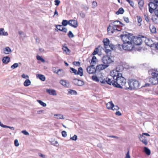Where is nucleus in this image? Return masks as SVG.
Masks as SVG:
<instances>
[{"label":"nucleus","instance_id":"4d7b16f0","mask_svg":"<svg viewBox=\"0 0 158 158\" xmlns=\"http://www.w3.org/2000/svg\"><path fill=\"white\" fill-rule=\"evenodd\" d=\"M80 15L81 16L82 18H84L85 17V13L82 11H81L80 13Z\"/></svg>","mask_w":158,"mask_h":158},{"label":"nucleus","instance_id":"49530a36","mask_svg":"<svg viewBox=\"0 0 158 158\" xmlns=\"http://www.w3.org/2000/svg\"><path fill=\"white\" fill-rule=\"evenodd\" d=\"M92 79L95 81L98 82V78L95 76H93L92 77Z\"/></svg>","mask_w":158,"mask_h":158},{"label":"nucleus","instance_id":"a211bd4d","mask_svg":"<svg viewBox=\"0 0 158 158\" xmlns=\"http://www.w3.org/2000/svg\"><path fill=\"white\" fill-rule=\"evenodd\" d=\"M111 24L114 26L116 27V28H121L120 26V24L124 25L120 21L118 20H116L112 23Z\"/></svg>","mask_w":158,"mask_h":158},{"label":"nucleus","instance_id":"dca6fc26","mask_svg":"<svg viewBox=\"0 0 158 158\" xmlns=\"http://www.w3.org/2000/svg\"><path fill=\"white\" fill-rule=\"evenodd\" d=\"M149 81L152 85H156L158 84V80L152 76L149 79Z\"/></svg>","mask_w":158,"mask_h":158},{"label":"nucleus","instance_id":"052dcab7","mask_svg":"<svg viewBox=\"0 0 158 158\" xmlns=\"http://www.w3.org/2000/svg\"><path fill=\"white\" fill-rule=\"evenodd\" d=\"M130 4V5L132 7H133L134 5V3L132 1L130 0L129 1H127Z\"/></svg>","mask_w":158,"mask_h":158},{"label":"nucleus","instance_id":"9d476101","mask_svg":"<svg viewBox=\"0 0 158 158\" xmlns=\"http://www.w3.org/2000/svg\"><path fill=\"white\" fill-rule=\"evenodd\" d=\"M102 61L104 64L109 65V64L114 62L110 57L107 55L103 56L102 58Z\"/></svg>","mask_w":158,"mask_h":158},{"label":"nucleus","instance_id":"7c9ffc66","mask_svg":"<svg viewBox=\"0 0 158 158\" xmlns=\"http://www.w3.org/2000/svg\"><path fill=\"white\" fill-rule=\"evenodd\" d=\"M144 151L148 155H149L151 154L150 150L146 147H144Z\"/></svg>","mask_w":158,"mask_h":158},{"label":"nucleus","instance_id":"6ab92c4d","mask_svg":"<svg viewBox=\"0 0 158 158\" xmlns=\"http://www.w3.org/2000/svg\"><path fill=\"white\" fill-rule=\"evenodd\" d=\"M47 93L51 95L56 96L57 95L56 91L54 89H46Z\"/></svg>","mask_w":158,"mask_h":158},{"label":"nucleus","instance_id":"79ce46f5","mask_svg":"<svg viewBox=\"0 0 158 158\" xmlns=\"http://www.w3.org/2000/svg\"><path fill=\"white\" fill-rule=\"evenodd\" d=\"M149 11L151 14L154 13L157 17H158V10H149Z\"/></svg>","mask_w":158,"mask_h":158},{"label":"nucleus","instance_id":"4be33fe9","mask_svg":"<svg viewBox=\"0 0 158 158\" xmlns=\"http://www.w3.org/2000/svg\"><path fill=\"white\" fill-rule=\"evenodd\" d=\"M139 139L141 142L145 145H147L148 144V142L144 136L141 135L139 137Z\"/></svg>","mask_w":158,"mask_h":158},{"label":"nucleus","instance_id":"774afa93","mask_svg":"<svg viewBox=\"0 0 158 158\" xmlns=\"http://www.w3.org/2000/svg\"><path fill=\"white\" fill-rule=\"evenodd\" d=\"M44 112V110H38L37 111V113L38 114H40L41 113H42L43 112Z\"/></svg>","mask_w":158,"mask_h":158},{"label":"nucleus","instance_id":"4468645a","mask_svg":"<svg viewBox=\"0 0 158 158\" xmlns=\"http://www.w3.org/2000/svg\"><path fill=\"white\" fill-rule=\"evenodd\" d=\"M91 65L88 67L87 68V71L89 74H93L94 73L96 72V69L94 67Z\"/></svg>","mask_w":158,"mask_h":158},{"label":"nucleus","instance_id":"a18cd8bd","mask_svg":"<svg viewBox=\"0 0 158 158\" xmlns=\"http://www.w3.org/2000/svg\"><path fill=\"white\" fill-rule=\"evenodd\" d=\"M37 59L38 60L41 61L43 62H44L45 61L44 59H43L41 57L39 56H37Z\"/></svg>","mask_w":158,"mask_h":158},{"label":"nucleus","instance_id":"f3484780","mask_svg":"<svg viewBox=\"0 0 158 158\" xmlns=\"http://www.w3.org/2000/svg\"><path fill=\"white\" fill-rule=\"evenodd\" d=\"M109 65H105V64H101L97 65L96 66V69L98 70H102L107 68Z\"/></svg>","mask_w":158,"mask_h":158},{"label":"nucleus","instance_id":"f03ea898","mask_svg":"<svg viewBox=\"0 0 158 158\" xmlns=\"http://www.w3.org/2000/svg\"><path fill=\"white\" fill-rule=\"evenodd\" d=\"M127 83L126 90L137 89L140 87V82L135 78H131L129 79L127 81Z\"/></svg>","mask_w":158,"mask_h":158},{"label":"nucleus","instance_id":"680f3d73","mask_svg":"<svg viewBox=\"0 0 158 158\" xmlns=\"http://www.w3.org/2000/svg\"><path fill=\"white\" fill-rule=\"evenodd\" d=\"M116 111L115 113V114L116 115L119 116H121L122 115V114L120 111H118L117 110H116Z\"/></svg>","mask_w":158,"mask_h":158},{"label":"nucleus","instance_id":"a19ab883","mask_svg":"<svg viewBox=\"0 0 158 158\" xmlns=\"http://www.w3.org/2000/svg\"><path fill=\"white\" fill-rule=\"evenodd\" d=\"M59 30L65 33H66L68 31L66 28L63 27H62L61 29H59Z\"/></svg>","mask_w":158,"mask_h":158},{"label":"nucleus","instance_id":"20e7f679","mask_svg":"<svg viewBox=\"0 0 158 158\" xmlns=\"http://www.w3.org/2000/svg\"><path fill=\"white\" fill-rule=\"evenodd\" d=\"M120 37L124 43L131 41L132 37H133V35L127 32H125L123 35H121Z\"/></svg>","mask_w":158,"mask_h":158},{"label":"nucleus","instance_id":"c85d7f7f","mask_svg":"<svg viewBox=\"0 0 158 158\" xmlns=\"http://www.w3.org/2000/svg\"><path fill=\"white\" fill-rule=\"evenodd\" d=\"M3 52L4 53L8 54L11 52V50L10 48L6 47L4 50Z\"/></svg>","mask_w":158,"mask_h":158},{"label":"nucleus","instance_id":"603ef678","mask_svg":"<svg viewBox=\"0 0 158 158\" xmlns=\"http://www.w3.org/2000/svg\"><path fill=\"white\" fill-rule=\"evenodd\" d=\"M54 2L55 3V4L57 6L60 4V1L59 0H55L54 1Z\"/></svg>","mask_w":158,"mask_h":158},{"label":"nucleus","instance_id":"bb28decb","mask_svg":"<svg viewBox=\"0 0 158 158\" xmlns=\"http://www.w3.org/2000/svg\"><path fill=\"white\" fill-rule=\"evenodd\" d=\"M8 35V34L7 32L5 31L3 28H0V35L7 36Z\"/></svg>","mask_w":158,"mask_h":158},{"label":"nucleus","instance_id":"09e8293b","mask_svg":"<svg viewBox=\"0 0 158 158\" xmlns=\"http://www.w3.org/2000/svg\"><path fill=\"white\" fill-rule=\"evenodd\" d=\"M92 6L93 8L96 7L97 6V3L96 2L93 1L92 3Z\"/></svg>","mask_w":158,"mask_h":158},{"label":"nucleus","instance_id":"c756f323","mask_svg":"<svg viewBox=\"0 0 158 158\" xmlns=\"http://www.w3.org/2000/svg\"><path fill=\"white\" fill-rule=\"evenodd\" d=\"M37 77L39 78L40 80L43 81H44L45 80V77L42 74H37L36 75Z\"/></svg>","mask_w":158,"mask_h":158},{"label":"nucleus","instance_id":"f257e3e1","mask_svg":"<svg viewBox=\"0 0 158 158\" xmlns=\"http://www.w3.org/2000/svg\"><path fill=\"white\" fill-rule=\"evenodd\" d=\"M120 66H118L116 69L110 72V75L113 77V80H111V85L116 87L123 89L126 90L127 83L126 79L122 76L119 69Z\"/></svg>","mask_w":158,"mask_h":158},{"label":"nucleus","instance_id":"0e129e2a","mask_svg":"<svg viewBox=\"0 0 158 158\" xmlns=\"http://www.w3.org/2000/svg\"><path fill=\"white\" fill-rule=\"evenodd\" d=\"M124 21L127 23H128L129 22V19L127 17H124Z\"/></svg>","mask_w":158,"mask_h":158},{"label":"nucleus","instance_id":"7ed1b4c3","mask_svg":"<svg viewBox=\"0 0 158 158\" xmlns=\"http://www.w3.org/2000/svg\"><path fill=\"white\" fill-rule=\"evenodd\" d=\"M102 42L104 44V48L106 49V52L109 53L111 50H114V46L112 44H110V41L108 38L104 39Z\"/></svg>","mask_w":158,"mask_h":158},{"label":"nucleus","instance_id":"3c124183","mask_svg":"<svg viewBox=\"0 0 158 158\" xmlns=\"http://www.w3.org/2000/svg\"><path fill=\"white\" fill-rule=\"evenodd\" d=\"M77 136L75 135L73 137L70 138V139L73 140H76L77 139Z\"/></svg>","mask_w":158,"mask_h":158},{"label":"nucleus","instance_id":"39448f33","mask_svg":"<svg viewBox=\"0 0 158 158\" xmlns=\"http://www.w3.org/2000/svg\"><path fill=\"white\" fill-rule=\"evenodd\" d=\"M143 38H144V36L142 35H139L138 36H134L132 37L131 42L135 45H140L142 43Z\"/></svg>","mask_w":158,"mask_h":158},{"label":"nucleus","instance_id":"8fccbe9b","mask_svg":"<svg viewBox=\"0 0 158 158\" xmlns=\"http://www.w3.org/2000/svg\"><path fill=\"white\" fill-rule=\"evenodd\" d=\"M124 10H118L117 12H116V14L117 15H119V14H123L124 12Z\"/></svg>","mask_w":158,"mask_h":158},{"label":"nucleus","instance_id":"2f4dec72","mask_svg":"<svg viewBox=\"0 0 158 158\" xmlns=\"http://www.w3.org/2000/svg\"><path fill=\"white\" fill-rule=\"evenodd\" d=\"M31 82L29 79H27L24 83V85L25 86H28L31 84Z\"/></svg>","mask_w":158,"mask_h":158},{"label":"nucleus","instance_id":"393cba45","mask_svg":"<svg viewBox=\"0 0 158 158\" xmlns=\"http://www.w3.org/2000/svg\"><path fill=\"white\" fill-rule=\"evenodd\" d=\"M60 83L64 86L67 87H69V83L67 82L66 81L61 80L60 81Z\"/></svg>","mask_w":158,"mask_h":158},{"label":"nucleus","instance_id":"e433bc0d","mask_svg":"<svg viewBox=\"0 0 158 158\" xmlns=\"http://www.w3.org/2000/svg\"><path fill=\"white\" fill-rule=\"evenodd\" d=\"M68 92L72 95H76L77 94V92L75 90L72 89H69Z\"/></svg>","mask_w":158,"mask_h":158},{"label":"nucleus","instance_id":"2eb2a0df","mask_svg":"<svg viewBox=\"0 0 158 158\" xmlns=\"http://www.w3.org/2000/svg\"><path fill=\"white\" fill-rule=\"evenodd\" d=\"M73 82L75 85L78 86H82L84 84L82 81L76 78L73 80Z\"/></svg>","mask_w":158,"mask_h":158},{"label":"nucleus","instance_id":"864d4df0","mask_svg":"<svg viewBox=\"0 0 158 158\" xmlns=\"http://www.w3.org/2000/svg\"><path fill=\"white\" fill-rule=\"evenodd\" d=\"M62 136L64 137H65L67 136V133L65 131H63L62 132Z\"/></svg>","mask_w":158,"mask_h":158},{"label":"nucleus","instance_id":"bf43d9fd","mask_svg":"<svg viewBox=\"0 0 158 158\" xmlns=\"http://www.w3.org/2000/svg\"><path fill=\"white\" fill-rule=\"evenodd\" d=\"M56 29L59 30V29H61L62 25H56L55 26Z\"/></svg>","mask_w":158,"mask_h":158},{"label":"nucleus","instance_id":"0eeeda50","mask_svg":"<svg viewBox=\"0 0 158 158\" xmlns=\"http://www.w3.org/2000/svg\"><path fill=\"white\" fill-rule=\"evenodd\" d=\"M121 28H116V27H114L111 24L108 27V33L109 35H111L116 31H121Z\"/></svg>","mask_w":158,"mask_h":158},{"label":"nucleus","instance_id":"aec40b11","mask_svg":"<svg viewBox=\"0 0 158 158\" xmlns=\"http://www.w3.org/2000/svg\"><path fill=\"white\" fill-rule=\"evenodd\" d=\"M151 75L158 80V70H153L151 71Z\"/></svg>","mask_w":158,"mask_h":158},{"label":"nucleus","instance_id":"e2e57ef3","mask_svg":"<svg viewBox=\"0 0 158 158\" xmlns=\"http://www.w3.org/2000/svg\"><path fill=\"white\" fill-rule=\"evenodd\" d=\"M22 132L25 135H29V133L26 130H23L22 131Z\"/></svg>","mask_w":158,"mask_h":158},{"label":"nucleus","instance_id":"9b49d317","mask_svg":"<svg viewBox=\"0 0 158 158\" xmlns=\"http://www.w3.org/2000/svg\"><path fill=\"white\" fill-rule=\"evenodd\" d=\"M100 81L102 83L105 84L106 83L110 85H111V79L109 77L103 78L100 77H99L98 82Z\"/></svg>","mask_w":158,"mask_h":158},{"label":"nucleus","instance_id":"338daca9","mask_svg":"<svg viewBox=\"0 0 158 158\" xmlns=\"http://www.w3.org/2000/svg\"><path fill=\"white\" fill-rule=\"evenodd\" d=\"M39 156L42 158H45V156L41 153H39Z\"/></svg>","mask_w":158,"mask_h":158},{"label":"nucleus","instance_id":"412c9836","mask_svg":"<svg viewBox=\"0 0 158 158\" xmlns=\"http://www.w3.org/2000/svg\"><path fill=\"white\" fill-rule=\"evenodd\" d=\"M66 45V44H65L64 45H63L62 48L64 52H65L66 54L69 55L70 53V51Z\"/></svg>","mask_w":158,"mask_h":158},{"label":"nucleus","instance_id":"c9c22d12","mask_svg":"<svg viewBox=\"0 0 158 158\" xmlns=\"http://www.w3.org/2000/svg\"><path fill=\"white\" fill-rule=\"evenodd\" d=\"M69 21L66 20H63L62 22V25L65 26L69 24Z\"/></svg>","mask_w":158,"mask_h":158},{"label":"nucleus","instance_id":"13d9d810","mask_svg":"<svg viewBox=\"0 0 158 158\" xmlns=\"http://www.w3.org/2000/svg\"><path fill=\"white\" fill-rule=\"evenodd\" d=\"M15 145L16 146H18L19 145V143H18V140L17 139H15L14 141Z\"/></svg>","mask_w":158,"mask_h":158},{"label":"nucleus","instance_id":"f704fd0d","mask_svg":"<svg viewBox=\"0 0 158 158\" xmlns=\"http://www.w3.org/2000/svg\"><path fill=\"white\" fill-rule=\"evenodd\" d=\"M55 116H57L56 118L57 119H64V118L63 117V115L61 114H55Z\"/></svg>","mask_w":158,"mask_h":158},{"label":"nucleus","instance_id":"a878e982","mask_svg":"<svg viewBox=\"0 0 158 158\" xmlns=\"http://www.w3.org/2000/svg\"><path fill=\"white\" fill-rule=\"evenodd\" d=\"M10 60V58L8 56H6L3 58L2 61L3 63L6 64L8 63Z\"/></svg>","mask_w":158,"mask_h":158},{"label":"nucleus","instance_id":"423d86ee","mask_svg":"<svg viewBox=\"0 0 158 158\" xmlns=\"http://www.w3.org/2000/svg\"><path fill=\"white\" fill-rule=\"evenodd\" d=\"M132 42H124L122 45L123 48L125 50H131L134 47Z\"/></svg>","mask_w":158,"mask_h":158},{"label":"nucleus","instance_id":"58836bf2","mask_svg":"<svg viewBox=\"0 0 158 158\" xmlns=\"http://www.w3.org/2000/svg\"><path fill=\"white\" fill-rule=\"evenodd\" d=\"M137 18L138 22L139 24L138 25L140 26L141 25V22L142 21V19L139 16H137Z\"/></svg>","mask_w":158,"mask_h":158},{"label":"nucleus","instance_id":"5701e85b","mask_svg":"<svg viewBox=\"0 0 158 158\" xmlns=\"http://www.w3.org/2000/svg\"><path fill=\"white\" fill-rule=\"evenodd\" d=\"M54 73L57 74L58 75L62 77L64 74V72L63 70L62 69H60L56 71H54Z\"/></svg>","mask_w":158,"mask_h":158},{"label":"nucleus","instance_id":"37998d69","mask_svg":"<svg viewBox=\"0 0 158 158\" xmlns=\"http://www.w3.org/2000/svg\"><path fill=\"white\" fill-rule=\"evenodd\" d=\"M68 35L69 38H73L74 36V35L71 31H69Z\"/></svg>","mask_w":158,"mask_h":158},{"label":"nucleus","instance_id":"1a4fd4ad","mask_svg":"<svg viewBox=\"0 0 158 158\" xmlns=\"http://www.w3.org/2000/svg\"><path fill=\"white\" fill-rule=\"evenodd\" d=\"M106 106L108 110L114 111L118 110L119 109V107L117 106H115L112 101L108 102L106 104Z\"/></svg>","mask_w":158,"mask_h":158},{"label":"nucleus","instance_id":"ddd939ff","mask_svg":"<svg viewBox=\"0 0 158 158\" xmlns=\"http://www.w3.org/2000/svg\"><path fill=\"white\" fill-rule=\"evenodd\" d=\"M69 25L74 28H76L78 26L77 20L74 19H70L69 21Z\"/></svg>","mask_w":158,"mask_h":158},{"label":"nucleus","instance_id":"b1692460","mask_svg":"<svg viewBox=\"0 0 158 158\" xmlns=\"http://www.w3.org/2000/svg\"><path fill=\"white\" fill-rule=\"evenodd\" d=\"M98 61V60L96 56H94L92 59L90 64L91 66H94L95 65L96 62Z\"/></svg>","mask_w":158,"mask_h":158},{"label":"nucleus","instance_id":"473e14b6","mask_svg":"<svg viewBox=\"0 0 158 158\" xmlns=\"http://www.w3.org/2000/svg\"><path fill=\"white\" fill-rule=\"evenodd\" d=\"M138 1L139 7L141 9V7L143 6L144 5V1L143 0H138Z\"/></svg>","mask_w":158,"mask_h":158},{"label":"nucleus","instance_id":"c03bdc74","mask_svg":"<svg viewBox=\"0 0 158 158\" xmlns=\"http://www.w3.org/2000/svg\"><path fill=\"white\" fill-rule=\"evenodd\" d=\"M19 66L18 64L15 63L11 66V68L12 69H14L17 68Z\"/></svg>","mask_w":158,"mask_h":158},{"label":"nucleus","instance_id":"6e6552de","mask_svg":"<svg viewBox=\"0 0 158 158\" xmlns=\"http://www.w3.org/2000/svg\"><path fill=\"white\" fill-rule=\"evenodd\" d=\"M70 71L72 73H73L75 75H79L81 77L83 75V70L81 67L78 68V71L73 68H70Z\"/></svg>","mask_w":158,"mask_h":158},{"label":"nucleus","instance_id":"de8ad7c7","mask_svg":"<svg viewBox=\"0 0 158 158\" xmlns=\"http://www.w3.org/2000/svg\"><path fill=\"white\" fill-rule=\"evenodd\" d=\"M73 63V65L77 66H79L80 65V62L79 61H74Z\"/></svg>","mask_w":158,"mask_h":158},{"label":"nucleus","instance_id":"4c0bfd02","mask_svg":"<svg viewBox=\"0 0 158 158\" xmlns=\"http://www.w3.org/2000/svg\"><path fill=\"white\" fill-rule=\"evenodd\" d=\"M37 102H39L40 105H41V106L44 107H45L47 105L46 103L44 102H42L40 100H37Z\"/></svg>","mask_w":158,"mask_h":158},{"label":"nucleus","instance_id":"72a5a7b5","mask_svg":"<svg viewBox=\"0 0 158 158\" xmlns=\"http://www.w3.org/2000/svg\"><path fill=\"white\" fill-rule=\"evenodd\" d=\"M144 38H145L144 41L146 45L148 46H150V45L151 44L150 43V40L147 37H145Z\"/></svg>","mask_w":158,"mask_h":158},{"label":"nucleus","instance_id":"cd10ccee","mask_svg":"<svg viewBox=\"0 0 158 158\" xmlns=\"http://www.w3.org/2000/svg\"><path fill=\"white\" fill-rule=\"evenodd\" d=\"M149 28L150 31L152 33L154 34L156 33V29L154 26H150Z\"/></svg>","mask_w":158,"mask_h":158},{"label":"nucleus","instance_id":"ea45409f","mask_svg":"<svg viewBox=\"0 0 158 158\" xmlns=\"http://www.w3.org/2000/svg\"><path fill=\"white\" fill-rule=\"evenodd\" d=\"M99 49L98 48H96L93 52L92 54L93 55H95L97 54H98V52Z\"/></svg>","mask_w":158,"mask_h":158},{"label":"nucleus","instance_id":"f8f14e48","mask_svg":"<svg viewBox=\"0 0 158 158\" xmlns=\"http://www.w3.org/2000/svg\"><path fill=\"white\" fill-rule=\"evenodd\" d=\"M149 10H157V2H155V1L153 2H151L148 4Z\"/></svg>","mask_w":158,"mask_h":158},{"label":"nucleus","instance_id":"5fc2aeb1","mask_svg":"<svg viewBox=\"0 0 158 158\" xmlns=\"http://www.w3.org/2000/svg\"><path fill=\"white\" fill-rule=\"evenodd\" d=\"M22 77L25 79H27L29 78V76L27 75H26L24 74H23L21 76Z\"/></svg>","mask_w":158,"mask_h":158},{"label":"nucleus","instance_id":"69168bd1","mask_svg":"<svg viewBox=\"0 0 158 158\" xmlns=\"http://www.w3.org/2000/svg\"><path fill=\"white\" fill-rule=\"evenodd\" d=\"M108 137H110V138H115L116 139H118V137L117 136H113V135H110V136H108Z\"/></svg>","mask_w":158,"mask_h":158},{"label":"nucleus","instance_id":"6e6d98bb","mask_svg":"<svg viewBox=\"0 0 158 158\" xmlns=\"http://www.w3.org/2000/svg\"><path fill=\"white\" fill-rule=\"evenodd\" d=\"M125 158H131V157L129 154V150L127 154H126V156Z\"/></svg>","mask_w":158,"mask_h":158}]
</instances>
